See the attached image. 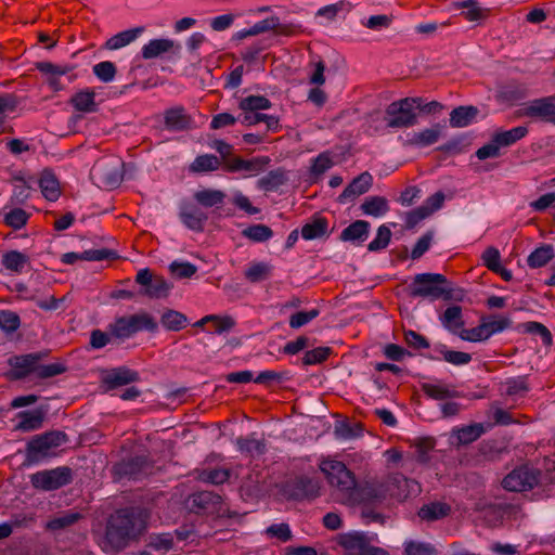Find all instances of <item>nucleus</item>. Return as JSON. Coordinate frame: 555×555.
Here are the masks:
<instances>
[{"label": "nucleus", "mask_w": 555, "mask_h": 555, "mask_svg": "<svg viewBox=\"0 0 555 555\" xmlns=\"http://www.w3.org/2000/svg\"><path fill=\"white\" fill-rule=\"evenodd\" d=\"M479 109L473 105H463L453 108L450 113V126L452 128H464L469 126L478 116Z\"/></svg>", "instance_id": "nucleus-22"}, {"label": "nucleus", "mask_w": 555, "mask_h": 555, "mask_svg": "<svg viewBox=\"0 0 555 555\" xmlns=\"http://www.w3.org/2000/svg\"><path fill=\"white\" fill-rule=\"evenodd\" d=\"M362 434V426L360 423L349 424V423H338L335 426V435L339 439H353Z\"/></svg>", "instance_id": "nucleus-53"}, {"label": "nucleus", "mask_w": 555, "mask_h": 555, "mask_svg": "<svg viewBox=\"0 0 555 555\" xmlns=\"http://www.w3.org/2000/svg\"><path fill=\"white\" fill-rule=\"evenodd\" d=\"M20 418L18 424L15 426L16 430L33 431L42 427L44 413L42 410L24 411L17 414Z\"/></svg>", "instance_id": "nucleus-26"}, {"label": "nucleus", "mask_w": 555, "mask_h": 555, "mask_svg": "<svg viewBox=\"0 0 555 555\" xmlns=\"http://www.w3.org/2000/svg\"><path fill=\"white\" fill-rule=\"evenodd\" d=\"M191 508L196 512L219 513L222 503L221 495L210 491H199L189 496Z\"/></svg>", "instance_id": "nucleus-15"}, {"label": "nucleus", "mask_w": 555, "mask_h": 555, "mask_svg": "<svg viewBox=\"0 0 555 555\" xmlns=\"http://www.w3.org/2000/svg\"><path fill=\"white\" fill-rule=\"evenodd\" d=\"M375 538L376 535L353 531L340 534L338 544L346 551H358L359 555H389L386 550L372 545Z\"/></svg>", "instance_id": "nucleus-9"}, {"label": "nucleus", "mask_w": 555, "mask_h": 555, "mask_svg": "<svg viewBox=\"0 0 555 555\" xmlns=\"http://www.w3.org/2000/svg\"><path fill=\"white\" fill-rule=\"evenodd\" d=\"M415 100L404 98L391 102L385 111V121L388 128L402 129L414 127L418 124V115L415 111Z\"/></svg>", "instance_id": "nucleus-5"}, {"label": "nucleus", "mask_w": 555, "mask_h": 555, "mask_svg": "<svg viewBox=\"0 0 555 555\" xmlns=\"http://www.w3.org/2000/svg\"><path fill=\"white\" fill-rule=\"evenodd\" d=\"M352 494L349 505L374 504L383 502L389 495V488L386 478L372 479L358 486Z\"/></svg>", "instance_id": "nucleus-8"}, {"label": "nucleus", "mask_w": 555, "mask_h": 555, "mask_svg": "<svg viewBox=\"0 0 555 555\" xmlns=\"http://www.w3.org/2000/svg\"><path fill=\"white\" fill-rule=\"evenodd\" d=\"M124 163L117 156L109 155L95 162L90 171L92 182L100 189L113 190L122 180Z\"/></svg>", "instance_id": "nucleus-3"}, {"label": "nucleus", "mask_w": 555, "mask_h": 555, "mask_svg": "<svg viewBox=\"0 0 555 555\" xmlns=\"http://www.w3.org/2000/svg\"><path fill=\"white\" fill-rule=\"evenodd\" d=\"M373 184V177L370 172L364 171L356 177L338 196V201L341 204L347 203L364 193H366Z\"/></svg>", "instance_id": "nucleus-19"}, {"label": "nucleus", "mask_w": 555, "mask_h": 555, "mask_svg": "<svg viewBox=\"0 0 555 555\" xmlns=\"http://www.w3.org/2000/svg\"><path fill=\"white\" fill-rule=\"evenodd\" d=\"M164 124L170 131H185L193 127V119L184 107L175 106L165 111Z\"/></svg>", "instance_id": "nucleus-16"}, {"label": "nucleus", "mask_w": 555, "mask_h": 555, "mask_svg": "<svg viewBox=\"0 0 555 555\" xmlns=\"http://www.w3.org/2000/svg\"><path fill=\"white\" fill-rule=\"evenodd\" d=\"M444 126L440 122L434 124L431 127L414 131L408 135L404 142L405 146L423 149L437 143L443 134Z\"/></svg>", "instance_id": "nucleus-13"}, {"label": "nucleus", "mask_w": 555, "mask_h": 555, "mask_svg": "<svg viewBox=\"0 0 555 555\" xmlns=\"http://www.w3.org/2000/svg\"><path fill=\"white\" fill-rule=\"evenodd\" d=\"M554 256L552 245H542L528 256L527 262L530 268H541L546 266Z\"/></svg>", "instance_id": "nucleus-36"}, {"label": "nucleus", "mask_w": 555, "mask_h": 555, "mask_svg": "<svg viewBox=\"0 0 555 555\" xmlns=\"http://www.w3.org/2000/svg\"><path fill=\"white\" fill-rule=\"evenodd\" d=\"M370 223L365 220H357L343 230L340 241L361 245L369 236Z\"/></svg>", "instance_id": "nucleus-23"}, {"label": "nucleus", "mask_w": 555, "mask_h": 555, "mask_svg": "<svg viewBox=\"0 0 555 555\" xmlns=\"http://www.w3.org/2000/svg\"><path fill=\"white\" fill-rule=\"evenodd\" d=\"M134 379L135 373L124 367L115 369L104 377L105 383L111 387L124 386Z\"/></svg>", "instance_id": "nucleus-41"}, {"label": "nucleus", "mask_w": 555, "mask_h": 555, "mask_svg": "<svg viewBox=\"0 0 555 555\" xmlns=\"http://www.w3.org/2000/svg\"><path fill=\"white\" fill-rule=\"evenodd\" d=\"M271 268L264 262H254L245 271L244 275L250 283H259L269 278Z\"/></svg>", "instance_id": "nucleus-47"}, {"label": "nucleus", "mask_w": 555, "mask_h": 555, "mask_svg": "<svg viewBox=\"0 0 555 555\" xmlns=\"http://www.w3.org/2000/svg\"><path fill=\"white\" fill-rule=\"evenodd\" d=\"M82 518V514L74 509L63 511L50 518L46 529L51 532H61L69 529Z\"/></svg>", "instance_id": "nucleus-20"}, {"label": "nucleus", "mask_w": 555, "mask_h": 555, "mask_svg": "<svg viewBox=\"0 0 555 555\" xmlns=\"http://www.w3.org/2000/svg\"><path fill=\"white\" fill-rule=\"evenodd\" d=\"M39 186L43 196L49 201H56L60 196V184L56 180L55 176L51 171H43L40 180Z\"/></svg>", "instance_id": "nucleus-32"}, {"label": "nucleus", "mask_w": 555, "mask_h": 555, "mask_svg": "<svg viewBox=\"0 0 555 555\" xmlns=\"http://www.w3.org/2000/svg\"><path fill=\"white\" fill-rule=\"evenodd\" d=\"M230 477V470L227 468L205 469L199 474V480L212 485H222Z\"/></svg>", "instance_id": "nucleus-52"}, {"label": "nucleus", "mask_w": 555, "mask_h": 555, "mask_svg": "<svg viewBox=\"0 0 555 555\" xmlns=\"http://www.w3.org/2000/svg\"><path fill=\"white\" fill-rule=\"evenodd\" d=\"M93 74L103 82L113 81L116 75V66L109 61H103L93 66Z\"/></svg>", "instance_id": "nucleus-58"}, {"label": "nucleus", "mask_w": 555, "mask_h": 555, "mask_svg": "<svg viewBox=\"0 0 555 555\" xmlns=\"http://www.w3.org/2000/svg\"><path fill=\"white\" fill-rule=\"evenodd\" d=\"M391 238L390 229L383 224L377 229L376 237L367 245L370 251H378L388 246Z\"/></svg>", "instance_id": "nucleus-55"}, {"label": "nucleus", "mask_w": 555, "mask_h": 555, "mask_svg": "<svg viewBox=\"0 0 555 555\" xmlns=\"http://www.w3.org/2000/svg\"><path fill=\"white\" fill-rule=\"evenodd\" d=\"M28 262V257L17 250L8 251L2 256L3 267L14 273H21Z\"/></svg>", "instance_id": "nucleus-35"}, {"label": "nucleus", "mask_w": 555, "mask_h": 555, "mask_svg": "<svg viewBox=\"0 0 555 555\" xmlns=\"http://www.w3.org/2000/svg\"><path fill=\"white\" fill-rule=\"evenodd\" d=\"M321 472L325 475L330 486L334 489L338 500L349 504L352 494L356 493L357 480L343 462L324 460L320 464Z\"/></svg>", "instance_id": "nucleus-2"}, {"label": "nucleus", "mask_w": 555, "mask_h": 555, "mask_svg": "<svg viewBox=\"0 0 555 555\" xmlns=\"http://www.w3.org/2000/svg\"><path fill=\"white\" fill-rule=\"evenodd\" d=\"M518 115L551 121L555 116V95L528 102Z\"/></svg>", "instance_id": "nucleus-12"}, {"label": "nucleus", "mask_w": 555, "mask_h": 555, "mask_svg": "<svg viewBox=\"0 0 555 555\" xmlns=\"http://www.w3.org/2000/svg\"><path fill=\"white\" fill-rule=\"evenodd\" d=\"M321 486L319 480L301 476L292 483L291 496L296 500L315 499L320 495Z\"/></svg>", "instance_id": "nucleus-18"}, {"label": "nucleus", "mask_w": 555, "mask_h": 555, "mask_svg": "<svg viewBox=\"0 0 555 555\" xmlns=\"http://www.w3.org/2000/svg\"><path fill=\"white\" fill-rule=\"evenodd\" d=\"M36 68L46 75L47 82L53 91H61L64 87L60 78L69 74L74 67L69 65H57L51 62H38L36 63Z\"/></svg>", "instance_id": "nucleus-17"}, {"label": "nucleus", "mask_w": 555, "mask_h": 555, "mask_svg": "<svg viewBox=\"0 0 555 555\" xmlns=\"http://www.w3.org/2000/svg\"><path fill=\"white\" fill-rule=\"evenodd\" d=\"M422 390L435 400H443L455 396V391L450 390L448 387L441 385H434L425 383L422 385Z\"/></svg>", "instance_id": "nucleus-57"}, {"label": "nucleus", "mask_w": 555, "mask_h": 555, "mask_svg": "<svg viewBox=\"0 0 555 555\" xmlns=\"http://www.w3.org/2000/svg\"><path fill=\"white\" fill-rule=\"evenodd\" d=\"M279 26V17L271 16L254 24L249 29L240 31L237 38L243 39L249 36H256L262 33L274 30Z\"/></svg>", "instance_id": "nucleus-42"}, {"label": "nucleus", "mask_w": 555, "mask_h": 555, "mask_svg": "<svg viewBox=\"0 0 555 555\" xmlns=\"http://www.w3.org/2000/svg\"><path fill=\"white\" fill-rule=\"evenodd\" d=\"M327 232V221L325 218L315 217L311 222L301 228V236L305 240H315L324 236Z\"/></svg>", "instance_id": "nucleus-37"}, {"label": "nucleus", "mask_w": 555, "mask_h": 555, "mask_svg": "<svg viewBox=\"0 0 555 555\" xmlns=\"http://www.w3.org/2000/svg\"><path fill=\"white\" fill-rule=\"evenodd\" d=\"M448 281L444 275L439 273L416 274L409 286L412 297H423L430 299L450 298L451 289L447 287Z\"/></svg>", "instance_id": "nucleus-4"}, {"label": "nucleus", "mask_w": 555, "mask_h": 555, "mask_svg": "<svg viewBox=\"0 0 555 555\" xmlns=\"http://www.w3.org/2000/svg\"><path fill=\"white\" fill-rule=\"evenodd\" d=\"M287 177L283 169L271 170L258 180V186L264 191H274L286 183Z\"/></svg>", "instance_id": "nucleus-39"}, {"label": "nucleus", "mask_w": 555, "mask_h": 555, "mask_svg": "<svg viewBox=\"0 0 555 555\" xmlns=\"http://www.w3.org/2000/svg\"><path fill=\"white\" fill-rule=\"evenodd\" d=\"M330 353L331 349L328 347H318L307 351L302 358V362L305 365L321 363L328 357Z\"/></svg>", "instance_id": "nucleus-63"}, {"label": "nucleus", "mask_w": 555, "mask_h": 555, "mask_svg": "<svg viewBox=\"0 0 555 555\" xmlns=\"http://www.w3.org/2000/svg\"><path fill=\"white\" fill-rule=\"evenodd\" d=\"M134 528V517L128 509L117 511L107 520L100 545L104 551L119 550L130 539Z\"/></svg>", "instance_id": "nucleus-1"}, {"label": "nucleus", "mask_w": 555, "mask_h": 555, "mask_svg": "<svg viewBox=\"0 0 555 555\" xmlns=\"http://www.w3.org/2000/svg\"><path fill=\"white\" fill-rule=\"evenodd\" d=\"M139 470V463L135 459L128 461L122 460L116 463L113 467V473L116 479L121 480L124 478H135Z\"/></svg>", "instance_id": "nucleus-45"}, {"label": "nucleus", "mask_w": 555, "mask_h": 555, "mask_svg": "<svg viewBox=\"0 0 555 555\" xmlns=\"http://www.w3.org/2000/svg\"><path fill=\"white\" fill-rule=\"evenodd\" d=\"M270 107H271L270 100L262 95H249L247 98H244L240 102V108L242 111L259 112L262 109H268Z\"/></svg>", "instance_id": "nucleus-50"}, {"label": "nucleus", "mask_w": 555, "mask_h": 555, "mask_svg": "<svg viewBox=\"0 0 555 555\" xmlns=\"http://www.w3.org/2000/svg\"><path fill=\"white\" fill-rule=\"evenodd\" d=\"M482 324L486 327L489 338L491 335L508 328L512 324V320L508 317L488 318L482 319Z\"/></svg>", "instance_id": "nucleus-56"}, {"label": "nucleus", "mask_w": 555, "mask_h": 555, "mask_svg": "<svg viewBox=\"0 0 555 555\" xmlns=\"http://www.w3.org/2000/svg\"><path fill=\"white\" fill-rule=\"evenodd\" d=\"M183 223L193 231H203L207 216L199 208L194 206H185L180 212Z\"/></svg>", "instance_id": "nucleus-28"}, {"label": "nucleus", "mask_w": 555, "mask_h": 555, "mask_svg": "<svg viewBox=\"0 0 555 555\" xmlns=\"http://www.w3.org/2000/svg\"><path fill=\"white\" fill-rule=\"evenodd\" d=\"M171 285L162 276L154 274L150 269H141V294L150 298H166Z\"/></svg>", "instance_id": "nucleus-11"}, {"label": "nucleus", "mask_w": 555, "mask_h": 555, "mask_svg": "<svg viewBox=\"0 0 555 555\" xmlns=\"http://www.w3.org/2000/svg\"><path fill=\"white\" fill-rule=\"evenodd\" d=\"M242 234L254 242H266L273 235V232L266 224H255L244 229Z\"/></svg>", "instance_id": "nucleus-49"}, {"label": "nucleus", "mask_w": 555, "mask_h": 555, "mask_svg": "<svg viewBox=\"0 0 555 555\" xmlns=\"http://www.w3.org/2000/svg\"><path fill=\"white\" fill-rule=\"evenodd\" d=\"M160 323L166 330L178 332L186 326L188 318L177 310L167 309L160 317Z\"/></svg>", "instance_id": "nucleus-33"}, {"label": "nucleus", "mask_w": 555, "mask_h": 555, "mask_svg": "<svg viewBox=\"0 0 555 555\" xmlns=\"http://www.w3.org/2000/svg\"><path fill=\"white\" fill-rule=\"evenodd\" d=\"M412 100L416 102L414 105H416L415 111L417 114L437 115L443 109V105L438 101L425 102L424 99L420 96L412 98Z\"/></svg>", "instance_id": "nucleus-60"}, {"label": "nucleus", "mask_w": 555, "mask_h": 555, "mask_svg": "<svg viewBox=\"0 0 555 555\" xmlns=\"http://www.w3.org/2000/svg\"><path fill=\"white\" fill-rule=\"evenodd\" d=\"M442 324L453 333L462 330L464 322L462 320V309L459 306L449 307L441 317Z\"/></svg>", "instance_id": "nucleus-43"}, {"label": "nucleus", "mask_w": 555, "mask_h": 555, "mask_svg": "<svg viewBox=\"0 0 555 555\" xmlns=\"http://www.w3.org/2000/svg\"><path fill=\"white\" fill-rule=\"evenodd\" d=\"M416 461L420 463H427L429 461V452L435 448V440L433 438L418 439L415 443Z\"/></svg>", "instance_id": "nucleus-61"}, {"label": "nucleus", "mask_w": 555, "mask_h": 555, "mask_svg": "<svg viewBox=\"0 0 555 555\" xmlns=\"http://www.w3.org/2000/svg\"><path fill=\"white\" fill-rule=\"evenodd\" d=\"M66 441V435L62 431H50L36 436L27 444V460L40 462L52 454L53 449Z\"/></svg>", "instance_id": "nucleus-6"}, {"label": "nucleus", "mask_w": 555, "mask_h": 555, "mask_svg": "<svg viewBox=\"0 0 555 555\" xmlns=\"http://www.w3.org/2000/svg\"><path fill=\"white\" fill-rule=\"evenodd\" d=\"M72 480V469L67 466L40 470L30 476L31 486L40 491L57 490L70 483Z\"/></svg>", "instance_id": "nucleus-7"}, {"label": "nucleus", "mask_w": 555, "mask_h": 555, "mask_svg": "<svg viewBox=\"0 0 555 555\" xmlns=\"http://www.w3.org/2000/svg\"><path fill=\"white\" fill-rule=\"evenodd\" d=\"M389 495L398 500H404L411 494L420 491V486L415 480L408 479L401 474H393L386 477Z\"/></svg>", "instance_id": "nucleus-14"}, {"label": "nucleus", "mask_w": 555, "mask_h": 555, "mask_svg": "<svg viewBox=\"0 0 555 555\" xmlns=\"http://www.w3.org/2000/svg\"><path fill=\"white\" fill-rule=\"evenodd\" d=\"M69 103L77 112L80 113H94L98 111L95 102V92L90 89H85L76 92L69 100Z\"/></svg>", "instance_id": "nucleus-25"}, {"label": "nucleus", "mask_w": 555, "mask_h": 555, "mask_svg": "<svg viewBox=\"0 0 555 555\" xmlns=\"http://www.w3.org/2000/svg\"><path fill=\"white\" fill-rule=\"evenodd\" d=\"M236 444L242 452H246L251 456L262 454L266 449L264 443L255 438H238Z\"/></svg>", "instance_id": "nucleus-54"}, {"label": "nucleus", "mask_w": 555, "mask_h": 555, "mask_svg": "<svg viewBox=\"0 0 555 555\" xmlns=\"http://www.w3.org/2000/svg\"><path fill=\"white\" fill-rule=\"evenodd\" d=\"M139 328V317L119 318L109 324L108 330L112 337L125 339L134 334Z\"/></svg>", "instance_id": "nucleus-24"}, {"label": "nucleus", "mask_w": 555, "mask_h": 555, "mask_svg": "<svg viewBox=\"0 0 555 555\" xmlns=\"http://www.w3.org/2000/svg\"><path fill=\"white\" fill-rule=\"evenodd\" d=\"M139 38V27L120 31L111 37L104 44L106 50H119L134 42Z\"/></svg>", "instance_id": "nucleus-29"}, {"label": "nucleus", "mask_w": 555, "mask_h": 555, "mask_svg": "<svg viewBox=\"0 0 555 555\" xmlns=\"http://www.w3.org/2000/svg\"><path fill=\"white\" fill-rule=\"evenodd\" d=\"M450 509H451L450 506L446 503L434 502V503L424 505L418 511V516L423 520L434 521V520H438V519L443 518L447 515H449Z\"/></svg>", "instance_id": "nucleus-34"}, {"label": "nucleus", "mask_w": 555, "mask_h": 555, "mask_svg": "<svg viewBox=\"0 0 555 555\" xmlns=\"http://www.w3.org/2000/svg\"><path fill=\"white\" fill-rule=\"evenodd\" d=\"M527 133V127L518 126L511 130L496 132L493 135L495 137V142H498L501 147H507L525 138Z\"/></svg>", "instance_id": "nucleus-38"}, {"label": "nucleus", "mask_w": 555, "mask_h": 555, "mask_svg": "<svg viewBox=\"0 0 555 555\" xmlns=\"http://www.w3.org/2000/svg\"><path fill=\"white\" fill-rule=\"evenodd\" d=\"M540 472L537 468L521 466L512 470L502 481L508 491H527L538 485Z\"/></svg>", "instance_id": "nucleus-10"}, {"label": "nucleus", "mask_w": 555, "mask_h": 555, "mask_svg": "<svg viewBox=\"0 0 555 555\" xmlns=\"http://www.w3.org/2000/svg\"><path fill=\"white\" fill-rule=\"evenodd\" d=\"M194 198L205 207H212L222 204L225 194L219 190H202L194 194Z\"/></svg>", "instance_id": "nucleus-46"}, {"label": "nucleus", "mask_w": 555, "mask_h": 555, "mask_svg": "<svg viewBox=\"0 0 555 555\" xmlns=\"http://www.w3.org/2000/svg\"><path fill=\"white\" fill-rule=\"evenodd\" d=\"M361 209L365 215L380 217L389 210V205L386 197L370 196L361 204Z\"/></svg>", "instance_id": "nucleus-31"}, {"label": "nucleus", "mask_w": 555, "mask_h": 555, "mask_svg": "<svg viewBox=\"0 0 555 555\" xmlns=\"http://www.w3.org/2000/svg\"><path fill=\"white\" fill-rule=\"evenodd\" d=\"M114 253L102 248V249H90L83 253H66L62 256V261L66 264H73L78 260L87 261H100L109 258Z\"/></svg>", "instance_id": "nucleus-27"}, {"label": "nucleus", "mask_w": 555, "mask_h": 555, "mask_svg": "<svg viewBox=\"0 0 555 555\" xmlns=\"http://www.w3.org/2000/svg\"><path fill=\"white\" fill-rule=\"evenodd\" d=\"M38 357L36 354H26L17 357L12 362L16 377H24L29 373H36Z\"/></svg>", "instance_id": "nucleus-40"}, {"label": "nucleus", "mask_w": 555, "mask_h": 555, "mask_svg": "<svg viewBox=\"0 0 555 555\" xmlns=\"http://www.w3.org/2000/svg\"><path fill=\"white\" fill-rule=\"evenodd\" d=\"M460 8L466 9L462 14L469 22L482 20L487 16L488 10L480 8L474 0H465L457 4Z\"/></svg>", "instance_id": "nucleus-51"}, {"label": "nucleus", "mask_w": 555, "mask_h": 555, "mask_svg": "<svg viewBox=\"0 0 555 555\" xmlns=\"http://www.w3.org/2000/svg\"><path fill=\"white\" fill-rule=\"evenodd\" d=\"M319 315L318 309H312L310 311H300L293 314L289 319V326L292 328H299Z\"/></svg>", "instance_id": "nucleus-64"}, {"label": "nucleus", "mask_w": 555, "mask_h": 555, "mask_svg": "<svg viewBox=\"0 0 555 555\" xmlns=\"http://www.w3.org/2000/svg\"><path fill=\"white\" fill-rule=\"evenodd\" d=\"M220 160L217 156L211 154H205L197 156L191 164V171L193 172H206L215 171L219 168Z\"/></svg>", "instance_id": "nucleus-44"}, {"label": "nucleus", "mask_w": 555, "mask_h": 555, "mask_svg": "<svg viewBox=\"0 0 555 555\" xmlns=\"http://www.w3.org/2000/svg\"><path fill=\"white\" fill-rule=\"evenodd\" d=\"M485 431L483 425L472 424L462 428H455L451 433V443L454 446L469 444L476 441Z\"/></svg>", "instance_id": "nucleus-21"}, {"label": "nucleus", "mask_w": 555, "mask_h": 555, "mask_svg": "<svg viewBox=\"0 0 555 555\" xmlns=\"http://www.w3.org/2000/svg\"><path fill=\"white\" fill-rule=\"evenodd\" d=\"M176 47L170 39H153L142 48V56L146 60L162 56Z\"/></svg>", "instance_id": "nucleus-30"}, {"label": "nucleus", "mask_w": 555, "mask_h": 555, "mask_svg": "<svg viewBox=\"0 0 555 555\" xmlns=\"http://www.w3.org/2000/svg\"><path fill=\"white\" fill-rule=\"evenodd\" d=\"M463 340L481 341L488 339V333L482 322L470 330L463 328L457 333Z\"/></svg>", "instance_id": "nucleus-62"}, {"label": "nucleus", "mask_w": 555, "mask_h": 555, "mask_svg": "<svg viewBox=\"0 0 555 555\" xmlns=\"http://www.w3.org/2000/svg\"><path fill=\"white\" fill-rule=\"evenodd\" d=\"M20 317L12 311H0V328L8 333H13L20 327Z\"/></svg>", "instance_id": "nucleus-59"}, {"label": "nucleus", "mask_w": 555, "mask_h": 555, "mask_svg": "<svg viewBox=\"0 0 555 555\" xmlns=\"http://www.w3.org/2000/svg\"><path fill=\"white\" fill-rule=\"evenodd\" d=\"M404 555H438V551L427 542L408 541L404 544Z\"/></svg>", "instance_id": "nucleus-48"}]
</instances>
